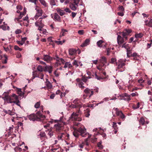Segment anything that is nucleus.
Returning <instances> with one entry per match:
<instances>
[{"label": "nucleus", "mask_w": 152, "mask_h": 152, "mask_svg": "<svg viewBox=\"0 0 152 152\" xmlns=\"http://www.w3.org/2000/svg\"><path fill=\"white\" fill-rule=\"evenodd\" d=\"M69 54L71 56L75 55L76 53V50L73 48L69 49Z\"/></svg>", "instance_id": "nucleus-23"}, {"label": "nucleus", "mask_w": 152, "mask_h": 152, "mask_svg": "<svg viewBox=\"0 0 152 152\" xmlns=\"http://www.w3.org/2000/svg\"><path fill=\"white\" fill-rule=\"evenodd\" d=\"M148 20H146L145 21L144 25L152 27V19L148 18Z\"/></svg>", "instance_id": "nucleus-16"}, {"label": "nucleus", "mask_w": 152, "mask_h": 152, "mask_svg": "<svg viewBox=\"0 0 152 152\" xmlns=\"http://www.w3.org/2000/svg\"><path fill=\"white\" fill-rule=\"evenodd\" d=\"M28 118L30 120L41 121L45 118V115H43L40 111L37 112L36 114H31L28 116Z\"/></svg>", "instance_id": "nucleus-4"}, {"label": "nucleus", "mask_w": 152, "mask_h": 152, "mask_svg": "<svg viewBox=\"0 0 152 152\" xmlns=\"http://www.w3.org/2000/svg\"><path fill=\"white\" fill-rule=\"evenodd\" d=\"M56 10L57 13L61 16H62L65 15L66 13L64 10L61 9L59 8H57Z\"/></svg>", "instance_id": "nucleus-22"}, {"label": "nucleus", "mask_w": 152, "mask_h": 152, "mask_svg": "<svg viewBox=\"0 0 152 152\" xmlns=\"http://www.w3.org/2000/svg\"><path fill=\"white\" fill-rule=\"evenodd\" d=\"M84 112L86 116L88 117L90 115V110L89 109L87 108L86 110H85Z\"/></svg>", "instance_id": "nucleus-30"}, {"label": "nucleus", "mask_w": 152, "mask_h": 152, "mask_svg": "<svg viewBox=\"0 0 152 152\" xmlns=\"http://www.w3.org/2000/svg\"><path fill=\"white\" fill-rule=\"evenodd\" d=\"M40 106V104L39 102H37L34 105V107L36 108H39Z\"/></svg>", "instance_id": "nucleus-47"}, {"label": "nucleus", "mask_w": 152, "mask_h": 152, "mask_svg": "<svg viewBox=\"0 0 152 152\" xmlns=\"http://www.w3.org/2000/svg\"><path fill=\"white\" fill-rule=\"evenodd\" d=\"M104 42V41L102 40H100L97 42V45L99 47H103V43Z\"/></svg>", "instance_id": "nucleus-28"}, {"label": "nucleus", "mask_w": 152, "mask_h": 152, "mask_svg": "<svg viewBox=\"0 0 152 152\" xmlns=\"http://www.w3.org/2000/svg\"><path fill=\"white\" fill-rule=\"evenodd\" d=\"M126 61V59H120L117 62H116V65L118 66V69H120L123 68V66L125 65V62Z\"/></svg>", "instance_id": "nucleus-8"}, {"label": "nucleus", "mask_w": 152, "mask_h": 152, "mask_svg": "<svg viewBox=\"0 0 152 152\" xmlns=\"http://www.w3.org/2000/svg\"><path fill=\"white\" fill-rule=\"evenodd\" d=\"M86 140L84 142H83L81 144L79 145V147L81 148H83L84 147L86 146Z\"/></svg>", "instance_id": "nucleus-37"}, {"label": "nucleus", "mask_w": 152, "mask_h": 152, "mask_svg": "<svg viewBox=\"0 0 152 152\" xmlns=\"http://www.w3.org/2000/svg\"><path fill=\"white\" fill-rule=\"evenodd\" d=\"M143 36L142 34L140 33L135 35V37L137 38H141Z\"/></svg>", "instance_id": "nucleus-38"}, {"label": "nucleus", "mask_w": 152, "mask_h": 152, "mask_svg": "<svg viewBox=\"0 0 152 152\" xmlns=\"http://www.w3.org/2000/svg\"><path fill=\"white\" fill-rule=\"evenodd\" d=\"M48 131H49L48 133V135L50 136V137H51L53 136L54 132L52 131V128H51L50 129H48Z\"/></svg>", "instance_id": "nucleus-27"}, {"label": "nucleus", "mask_w": 152, "mask_h": 152, "mask_svg": "<svg viewBox=\"0 0 152 152\" xmlns=\"http://www.w3.org/2000/svg\"><path fill=\"white\" fill-rule=\"evenodd\" d=\"M78 33L80 35H82L83 34L84 31L83 30H79L78 31Z\"/></svg>", "instance_id": "nucleus-63"}, {"label": "nucleus", "mask_w": 152, "mask_h": 152, "mask_svg": "<svg viewBox=\"0 0 152 152\" xmlns=\"http://www.w3.org/2000/svg\"><path fill=\"white\" fill-rule=\"evenodd\" d=\"M110 63L112 64H116V59L115 58H112L111 59Z\"/></svg>", "instance_id": "nucleus-40"}, {"label": "nucleus", "mask_w": 152, "mask_h": 152, "mask_svg": "<svg viewBox=\"0 0 152 152\" xmlns=\"http://www.w3.org/2000/svg\"><path fill=\"white\" fill-rule=\"evenodd\" d=\"M64 124L61 122H59L55 125L54 128L58 133H61L64 129Z\"/></svg>", "instance_id": "nucleus-6"}, {"label": "nucleus", "mask_w": 152, "mask_h": 152, "mask_svg": "<svg viewBox=\"0 0 152 152\" xmlns=\"http://www.w3.org/2000/svg\"><path fill=\"white\" fill-rule=\"evenodd\" d=\"M56 61H57V62H56V64H57V66L58 65V63L59 62H61L62 64H64L65 63V61L62 58H60L59 59H56ZM58 64L59 65H60L61 64L60 63H58Z\"/></svg>", "instance_id": "nucleus-29"}, {"label": "nucleus", "mask_w": 152, "mask_h": 152, "mask_svg": "<svg viewBox=\"0 0 152 152\" xmlns=\"http://www.w3.org/2000/svg\"><path fill=\"white\" fill-rule=\"evenodd\" d=\"M53 67L51 66H46L44 69V71H48L50 74H51L53 70Z\"/></svg>", "instance_id": "nucleus-15"}, {"label": "nucleus", "mask_w": 152, "mask_h": 152, "mask_svg": "<svg viewBox=\"0 0 152 152\" xmlns=\"http://www.w3.org/2000/svg\"><path fill=\"white\" fill-rule=\"evenodd\" d=\"M48 122L49 123H50L51 124H52L54 122L55 123L57 122H58V121L57 120H54L53 119H52L50 120L49 121H48Z\"/></svg>", "instance_id": "nucleus-53"}, {"label": "nucleus", "mask_w": 152, "mask_h": 152, "mask_svg": "<svg viewBox=\"0 0 152 152\" xmlns=\"http://www.w3.org/2000/svg\"><path fill=\"white\" fill-rule=\"evenodd\" d=\"M119 10L121 12H124V9L123 6H119L118 7Z\"/></svg>", "instance_id": "nucleus-50"}, {"label": "nucleus", "mask_w": 152, "mask_h": 152, "mask_svg": "<svg viewBox=\"0 0 152 152\" xmlns=\"http://www.w3.org/2000/svg\"><path fill=\"white\" fill-rule=\"evenodd\" d=\"M86 146H85V149L88 151L92 148V146L88 142L87 139H86Z\"/></svg>", "instance_id": "nucleus-17"}, {"label": "nucleus", "mask_w": 152, "mask_h": 152, "mask_svg": "<svg viewBox=\"0 0 152 152\" xmlns=\"http://www.w3.org/2000/svg\"><path fill=\"white\" fill-rule=\"evenodd\" d=\"M65 42V40H64L63 41H56L55 42L56 43H57L58 45H62V44L64 42Z\"/></svg>", "instance_id": "nucleus-44"}, {"label": "nucleus", "mask_w": 152, "mask_h": 152, "mask_svg": "<svg viewBox=\"0 0 152 152\" xmlns=\"http://www.w3.org/2000/svg\"><path fill=\"white\" fill-rule=\"evenodd\" d=\"M36 77H38L42 79H43L44 75L42 74V73L40 72L39 73V75H38L37 76H36Z\"/></svg>", "instance_id": "nucleus-43"}, {"label": "nucleus", "mask_w": 152, "mask_h": 152, "mask_svg": "<svg viewBox=\"0 0 152 152\" xmlns=\"http://www.w3.org/2000/svg\"><path fill=\"white\" fill-rule=\"evenodd\" d=\"M99 61L100 63L99 66L97 67V69L99 70L103 71L105 68L106 65L105 64L107 63L106 58L104 56H102L101 57L99 60Z\"/></svg>", "instance_id": "nucleus-5"}, {"label": "nucleus", "mask_w": 152, "mask_h": 152, "mask_svg": "<svg viewBox=\"0 0 152 152\" xmlns=\"http://www.w3.org/2000/svg\"><path fill=\"white\" fill-rule=\"evenodd\" d=\"M101 71H102V75H103L105 76L106 77V73L105 72H103L104 70L102 71L100 70ZM94 76L95 77L98 79V80H100L101 79H104L106 78V77H103L102 76H98L96 73L94 74Z\"/></svg>", "instance_id": "nucleus-12"}, {"label": "nucleus", "mask_w": 152, "mask_h": 152, "mask_svg": "<svg viewBox=\"0 0 152 152\" xmlns=\"http://www.w3.org/2000/svg\"><path fill=\"white\" fill-rule=\"evenodd\" d=\"M119 96L121 97V98L120 99L121 100H124L129 102L131 99V95L126 93L119 94Z\"/></svg>", "instance_id": "nucleus-7"}, {"label": "nucleus", "mask_w": 152, "mask_h": 152, "mask_svg": "<svg viewBox=\"0 0 152 152\" xmlns=\"http://www.w3.org/2000/svg\"><path fill=\"white\" fill-rule=\"evenodd\" d=\"M90 42V39H86L84 42L81 45L82 47H84L88 45Z\"/></svg>", "instance_id": "nucleus-24"}, {"label": "nucleus", "mask_w": 152, "mask_h": 152, "mask_svg": "<svg viewBox=\"0 0 152 152\" xmlns=\"http://www.w3.org/2000/svg\"><path fill=\"white\" fill-rule=\"evenodd\" d=\"M42 59L47 62L49 63L53 60V58L49 55H44Z\"/></svg>", "instance_id": "nucleus-11"}, {"label": "nucleus", "mask_w": 152, "mask_h": 152, "mask_svg": "<svg viewBox=\"0 0 152 152\" xmlns=\"http://www.w3.org/2000/svg\"><path fill=\"white\" fill-rule=\"evenodd\" d=\"M39 136L40 138L46 137V134L44 132H40Z\"/></svg>", "instance_id": "nucleus-33"}, {"label": "nucleus", "mask_w": 152, "mask_h": 152, "mask_svg": "<svg viewBox=\"0 0 152 152\" xmlns=\"http://www.w3.org/2000/svg\"><path fill=\"white\" fill-rule=\"evenodd\" d=\"M132 32L131 30L129 29H125L124 30L121 34L123 36H127Z\"/></svg>", "instance_id": "nucleus-18"}, {"label": "nucleus", "mask_w": 152, "mask_h": 152, "mask_svg": "<svg viewBox=\"0 0 152 152\" xmlns=\"http://www.w3.org/2000/svg\"><path fill=\"white\" fill-rule=\"evenodd\" d=\"M17 92L18 94L20 96H22L24 94L21 91V89L20 88H17Z\"/></svg>", "instance_id": "nucleus-31"}, {"label": "nucleus", "mask_w": 152, "mask_h": 152, "mask_svg": "<svg viewBox=\"0 0 152 152\" xmlns=\"http://www.w3.org/2000/svg\"><path fill=\"white\" fill-rule=\"evenodd\" d=\"M67 31L66 29H62L61 30V31L60 33V37H62L63 36H64L66 34V32H67Z\"/></svg>", "instance_id": "nucleus-26"}, {"label": "nucleus", "mask_w": 152, "mask_h": 152, "mask_svg": "<svg viewBox=\"0 0 152 152\" xmlns=\"http://www.w3.org/2000/svg\"><path fill=\"white\" fill-rule=\"evenodd\" d=\"M16 42L19 45H22L23 44V42L22 41L20 42V41H17Z\"/></svg>", "instance_id": "nucleus-64"}, {"label": "nucleus", "mask_w": 152, "mask_h": 152, "mask_svg": "<svg viewBox=\"0 0 152 152\" xmlns=\"http://www.w3.org/2000/svg\"><path fill=\"white\" fill-rule=\"evenodd\" d=\"M50 4L52 6L56 5V3L54 0H51L50 1Z\"/></svg>", "instance_id": "nucleus-49"}, {"label": "nucleus", "mask_w": 152, "mask_h": 152, "mask_svg": "<svg viewBox=\"0 0 152 152\" xmlns=\"http://www.w3.org/2000/svg\"><path fill=\"white\" fill-rule=\"evenodd\" d=\"M4 112L8 114L11 115H13L14 114V112L11 111L10 110H5L4 111Z\"/></svg>", "instance_id": "nucleus-34"}, {"label": "nucleus", "mask_w": 152, "mask_h": 152, "mask_svg": "<svg viewBox=\"0 0 152 152\" xmlns=\"http://www.w3.org/2000/svg\"><path fill=\"white\" fill-rule=\"evenodd\" d=\"M97 145L100 149H102L103 148V146L101 145L100 142H98V143Z\"/></svg>", "instance_id": "nucleus-56"}, {"label": "nucleus", "mask_w": 152, "mask_h": 152, "mask_svg": "<svg viewBox=\"0 0 152 152\" xmlns=\"http://www.w3.org/2000/svg\"><path fill=\"white\" fill-rule=\"evenodd\" d=\"M73 64L74 65H76V67L78 66H79L77 64V61L76 60H74L73 63Z\"/></svg>", "instance_id": "nucleus-59"}, {"label": "nucleus", "mask_w": 152, "mask_h": 152, "mask_svg": "<svg viewBox=\"0 0 152 152\" xmlns=\"http://www.w3.org/2000/svg\"><path fill=\"white\" fill-rule=\"evenodd\" d=\"M140 103L139 102H138L137 103V106L136 105H134L133 107V108L134 109H137L138 108H139L140 107Z\"/></svg>", "instance_id": "nucleus-52"}, {"label": "nucleus", "mask_w": 152, "mask_h": 152, "mask_svg": "<svg viewBox=\"0 0 152 152\" xmlns=\"http://www.w3.org/2000/svg\"><path fill=\"white\" fill-rule=\"evenodd\" d=\"M14 49L15 50H19L20 51H21L22 50V49L20 48L17 45L14 46Z\"/></svg>", "instance_id": "nucleus-51"}, {"label": "nucleus", "mask_w": 152, "mask_h": 152, "mask_svg": "<svg viewBox=\"0 0 152 152\" xmlns=\"http://www.w3.org/2000/svg\"><path fill=\"white\" fill-rule=\"evenodd\" d=\"M73 134L76 137H78L80 135L83 137L88 136V138L90 137L89 134L86 132V129L83 126L75 129L73 132Z\"/></svg>", "instance_id": "nucleus-3"}, {"label": "nucleus", "mask_w": 152, "mask_h": 152, "mask_svg": "<svg viewBox=\"0 0 152 152\" xmlns=\"http://www.w3.org/2000/svg\"><path fill=\"white\" fill-rule=\"evenodd\" d=\"M60 134L58 135V139L59 140H63L65 138V136H67V137H69V135L68 134H65L63 132H61Z\"/></svg>", "instance_id": "nucleus-13"}, {"label": "nucleus", "mask_w": 152, "mask_h": 152, "mask_svg": "<svg viewBox=\"0 0 152 152\" xmlns=\"http://www.w3.org/2000/svg\"><path fill=\"white\" fill-rule=\"evenodd\" d=\"M116 115H117L119 116L123 120H124L125 116L121 111H116Z\"/></svg>", "instance_id": "nucleus-19"}, {"label": "nucleus", "mask_w": 152, "mask_h": 152, "mask_svg": "<svg viewBox=\"0 0 152 152\" xmlns=\"http://www.w3.org/2000/svg\"><path fill=\"white\" fill-rule=\"evenodd\" d=\"M130 95L132 97H134L138 96V94L136 92H135V93H132Z\"/></svg>", "instance_id": "nucleus-54"}, {"label": "nucleus", "mask_w": 152, "mask_h": 152, "mask_svg": "<svg viewBox=\"0 0 152 152\" xmlns=\"http://www.w3.org/2000/svg\"><path fill=\"white\" fill-rule=\"evenodd\" d=\"M40 2L44 6L46 7L47 3L45 2L44 0H39Z\"/></svg>", "instance_id": "nucleus-42"}, {"label": "nucleus", "mask_w": 152, "mask_h": 152, "mask_svg": "<svg viewBox=\"0 0 152 152\" xmlns=\"http://www.w3.org/2000/svg\"><path fill=\"white\" fill-rule=\"evenodd\" d=\"M0 28L4 30H5L6 28V27L5 26L1 25L0 26Z\"/></svg>", "instance_id": "nucleus-61"}, {"label": "nucleus", "mask_w": 152, "mask_h": 152, "mask_svg": "<svg viewBox=\"0 0 152 152\" xmlns=\"http://www.w3.org/2000/svg\"><path fill=\"white\" fill-rule=\"evenodd\" d=\"M46 85L47 87L49 89H51L52 87V85L50 81H48L47 82V83H46Z\"/></svg>", "instance_id": "nucleus-35"}, {"label": "nucleus", "mask_w": 152, "mask_h": 152, "mask_svg": "<svg viewBox=\"0 0 152 152\" xmlns=\"http://www.w3.org/2000/svg\"><path fill=\"white\" fill-rule=\"evenodd\" d=\"M64 68L68 67L69 69H73V66L69 62H66L64 66Z\"/></svg>", "instance_id": "nucleus-21"}, {"label": "nucleus", "mask_w": 152, "mask_h": 152, "mask_svg": "<svg viewBox=\"0 0 152 152\" xmlns=\"http://www.w3.org/2000/svg\"><path fill=\"white\" fill-rule=\"evenodd\" d=\"M139 122L140 124L142 125H144L145 123V120L144 118L143 117L140 118L139 121Z\"/></svg>", "instance_id": "nucleus-32"}, {"label": "nucleus", "mask_w": 152, "mask_h": 152, "mask_svg": "<svg viewBox=\"0 0 152 152\" xmlns=\"http://www.w3.org/2000/svg\"><path fill=\"white\" fill-rule=\"evenodd\" d=\"M82 80L84 82L86 83L87 80V78L84 76H83L82 78Z\"/></svg>", "instance_id": "nucleus-57"}, {"label": "nucleus", "mask_w": 152, "mask_h": 152, "mask_svg": "<svg viewBox=\"0 0 152 152\" xmlns=\"http://www.w3.org/2000/svg\"><path fill=\"white\" fill-rule=\"evenodd\" d=\"M77 99H75L73 101V104H72L69 105V107L72 109H75V110H73L75 111L72 114L70 117V119L72 121H80L82 120V118L79 115L82 114V112L80 110V108L82 107L81 103H79Z\"/></svg>", "instance_id": "nucleus-1"}, {"label": "nucleus", "mask_w": 152, "mask_h": 152, "mask_svg": "<svg viewBox=\"0 0 152 152\" xmlns=\"http://www.w3.org/2000/svg\"><path fill=\"white\" fill-rule=\"evenodd\" d=\"M21 32V31L19 29H17L15 31V33L16 34H19Z\"/></svg>", "instance_id": "nucleus-60"}, {"label": "nucleus", "mask_w": 152, "mask_h": 152, "mask_svg": "<svg viewBox=\"0 0 152 152\" xmlns=\"http://www.w3.org/2000/svg\"><path fill=\"white\" fill-rule=\"evenodd\" d=\"M20 101H19L18 98V100H17L16 101H15V102L14 103H15L16 104H17V105L20 106Z\"/></svg>", "instance_id": "nucleus-55"}, {"label": "nucleus", "mask_w": 152, "mask_h": 152, "mask_svg": "<svg viewBox=\"0 0 152 152\" xmlns=\"http://www.w3.org/2000/svg\"><path fill=\"white\" fill-rule=\"evenodd\" d=\"M11 46L10 45L9 46V47H7V48L4 47V49L6 52L10 51L11 49Z\"/></svg>", "instance_id": "nucleus-41"}, {"label": "nucleus", "mask_w": 152, "mask_h": 152, "mask_svg": "<svg viewBox=\"0 0 152 152\" xmlns=\"http://www.w3.org/2000/svg\"><path fill=\"white\" fill-rule=\"evenodd\" d=\"M37 69L39 71L42 72L43 71V69L42 66L41 65H39L37 67Z\"/></svg>", "instance_id": "nucleus-36"}, {"label": "nucleus", "mask_w": 152, "mask_h": 152, "mask_svg": "<svg viewBox=\"0 0 152 152\" xmlns=\"http://www.w3.org/2000/svg\"><path fill=\"white\" fill-rule=\"evenodd\" d=\"M83 84L84 83L82 82H80V83H78L79 87L82 89H83L85 88L84 86H83Z\"/></svg>", "instance_id": "nucleus-39"}, {"label": "nucleus", "mask_w": 152, "mask_h": 152, "mask_svg": "<svg viewBox=\"0 0 152 152\" xmlns=\"http://www.w3.org/2000/svg\"><path fill=\"white\" fill-rule=\"evenodd\" d=\"M145 80H143L142 79V78H141V79H139V80H138V82L139 83H140V85L142 86V83H143L144 82Z\"/></svg>", "instance_id": "nucleus-48"}, {"label": "nucleus", "mask_w": 152, "mask_h": 152, "mask_svg": "<svg viewBox=\"0 0 152 152\" xmlns=\"http://www.w3.org/2000/svg\"><path fill=\"white\" fill-rule=\"evenodd\" d=\"M84 92L86 94H87L86 96H89V97L94 94V91L92 89H90L88 88H86L84 90Z\"/></svg>", "instance_id": "nucleus-10"}, {"label": "nucleus", "mask_w": 152, "mask_h": 152, "mask_svg": "<svg viewBox=\"0 0 152 152\" xmlns=\"http://www.w3.org/2000/svg\"><path fill=\"white\" fill-rule=\"evenodd\" d=\"M37 12L36 14V15L35 16V18L37 19L38 17L41 16L43 13V11L40 9H38L37 10Z\"/></svg>", "instance_id": "nucleus-14"}, {"label": "nucleus", "mask_w": 152, "mask_h": 152, "mask_svg": "<svg viewBox=\"0 0 152 152\" xmlns=\"http://www.w3.org/2000/svg\"><path fill=\"white\" fill-rule=\"evenodd\" d=\"M152 43V41H151V43H148L147 44V49H148L150 48L151 46V44Z\"/></svg>", "instance_id": "nucleus-62"}, {"label": "nucleus", "mask_w": 152, "mask_h": 152, "mask_svg": "<svg viewBox=\"0 0 152 152\" xmlns=\"http://www.w3.org/2000/svg\"><path fill=\"white\" fill-rule=\"evenodd\" d=\"M16 8L17 9L20 10H22L23 8L20 5H17Z\"/></svg>", "instance_id": "nucleus-58"}, {"label": "nucleus", "mask_w": 152, "mask_h": 152, "mask_svg": "<svg viewBox=\"0 0 152 152\" xmlns=\"http://www.w3.org/2000/svg\"><path fill=\"white\" fill-rule=\"evenodd\" d=\"M2 98L5 102L8 103H12L15 102L18 97L15 94H12L11 95H10L9 92H4L2 95Z\"/></svg>", "instance_id": "nucleus-2"}, {"label": "nucleus", "mask_w": 152, "mask_h": 152, "mask_svg": "<svg viewBox=\"0 0 152 152\" xmlns=\"http://www.w3.org/2000/svg\"><path fill=\"white\" fill-rule=\"evenodd\" d=\"M113 127L114 130H117L118 129V127L117 126L116 123H113Z\"/></svg>", "instance_id": "nucleus-45"}, {"label": "nucleus", "mask_w": 152, "mask_h": 152, "mask_svg": "<svg viewBox=\"0 0 152 152\" xmlns=\"http://www.w3.org/2000/svg\"><path fill=\"white\" fill-rule=\"evenodd\" d=\"M54 19L56 20H57L59 22H61V17L57 13H55L54 14Z\"/></svg>", "instance_id": "nucleus-25"}, {"label": "nucleus", "mask_w": 152, "mask_h": 152, "mask_svg": "<svg viewBox=\"0 0 152 152\" xmlns=\"http://www.w3.org/2000/svg\"><path fill=\"white\" fill-rule=\"evenodd\" d=\"M44 26V25L43 23L40 24V25L38 26L39 28H38V30L40 31H42V28Z\"/></svg>", "instance_id": "nucleus-46"}, {"label": "nucleus", "mask_w": 152, "mask_h": 152, "mask_svg": "<svg viewBox=\"0 0 152 152\" xmlns=\"http://www.w3.org/2000/svg\"><path fill=\"white\" fill-rule=\"evenodd\" d=\"M80 0H72V3L69 5L71 9L73 10H75L78 6L77 4L79 3Z\"/></svg>", "instance_id": "nucleus-9"}, {"label": "nucleus", "mask_w": 152, "mask_h": 152, "mask_svg": "<svg viewBox=\"0 0 152 152\" xmlns=\"http://www.w3.org/2000/svg\"><path fill=\"white\" fill-rule=\"evenodd\" d=\"M118 43V44H122L124 42V39L122 37L119 35H118L117 38Z\"/></svg>", "instance_id": "nucleus-20"}]
</instances>
